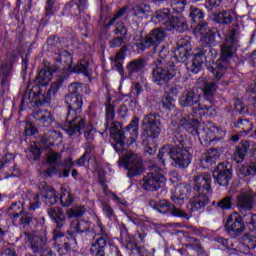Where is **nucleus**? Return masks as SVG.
Returning a JSON list of instances; mask_svg holds the SVG:
<instances>
[{"instance_id": "f257e3e1", "label": "nucleus", "mask_w": 256, "mask_h": 256, "mask_svg": "<svg viewBox=\"0 0 256 256\" xmlns=\"http://www.w3.org/2000/svg\"><path fill=\"white\" fill-rule=\"evenodd\" d=\"M83 85L79 82L71 83L68 87V93L64 97V103L68 108L66 121L68 125L64 126V131L73 137L77 131L85 127V118L81 116V108L83 107V97H81Z\"/></svg>"}, {"instance_id": "f03ea898", "label": "nucleus", "mask_w": 256, "mask_h": 256, "mask_svg": "<svg viewBox=\"0 0 256 256\" xmlns=\"http://www.w3.org/2000/svg\"><path fill=\"white\" fill-rule=\"evenodd\" d=\"M239 35H241L239 26L232 28L221 45L220 62H216L212 66L207 67L208 71L213 74L217 81L227 73V67H229V63H231V59H233V53H235V45L239 43Z\"/></svg>"}, {"instance_id": "7ed1b4c3", "label": "nucleus", "mask_w": 256, "mask_h": 256, "mask_svg": "<svg viewBox=\"0 0 256 256\" xmlns=\"http://www.w3.org/2000/svg\"><path fill=\"white\" fill-rule=\"evenodd\" d=\"M213 193L211 188V175L202 174L194 178L193 197L187 204L188 211L190 213H197V211H203L206 205L211 203L209 195Z\"/></svg>"}, {"instance_id": "20e7f679", "label": "nucleus", "mask_w": 256, "mask_h": 256, "mask_svg": "<svg viewBox=\"0 0 256 256\" xmlns=\"http://www.w3.org/2000/svg\"><path fill=\"white\" fill-rule=\"evenodd\" d=\"M203 43L207 46L199 47L192 60L187 63L190 73H199L205 61H213L217 57V50L213 48L217 45V29L206 34Z\"/></svg>"}, {"instance_id": "39448f33", "label": "nucleus", "mask_w": 256, "mask_h": 256, "mask_svg": "<svg viewBox=\"0 0 256 256\" xmlns=\"http://www.w3.org/2000/svg\"><path fill=\"white\" fill-rule=\"evenodd\" d=\"M183 127H178V130L173 132L172 141L176 145V150L172 152V165L179 169H185L191 165V153L185 146L187 136L181 132Z\"/></svg>"}, {"instance_id": "423d86ee", "label": "nucleus", "mask_w": 256, "mask_h": 256, "mask_svg": "<svg viewBox=\"0 0 256 256\" xmlns=\"http://www.w3.org/2000/svg\"><path fill=\"white\" fill-rule=\"evenodd\" d=\"M175 75H177L175 63L163 58V51H161L160 58L157 60V66L152 70V83L158 87H165Z\"/></svg>"}, {"instance_id": "0eeeda50", "label": "nucleus", "mask_w": 256, "mask_h": 256, "mask_svg": "<svg viewBox=\"0 0 256 256\" xmlns=\"http://www.w3.org/2000/svg\"><path fill=\"white\" fill-rule=\"evenodd\" d=\"M142 125L140 137L143 143L147 142V139H157L161 135V116L157 112L145 115Z\"/></svg>"}, {"instance_id": "6e6552de", "label": "nucleus", "mask_w": 256, "mask_h": 256, "mask_svg": "<svg viewBox=\"0 0 256 256\" xmlns=\"http://www.w3.org/2000/svg\"><path fill=\"white\" fill-rule=\"evenodd\" d=\"M118 163L127 169V177L130 179L143 173V160L137 153L131 150L127 151L122 157H120Z\"/></svg>"}, {"instance_id": "1a4fd4ad", "label": "nucleus", "mask_w": 256, "mask_h": 256, "mask_svg": "<svg viewBox=\"0 0 256 256\" xmlns=\"http://www.w3.org/2000/svg\"><path fill=\"white\" fill-rule=\"evenodd\" d=\"M150 171L142 179V189L145 191H157V189H161L165 185L167 179L163 175V170L157 165L151 166Z\"/></svg>"}, {"instance_id": "9d476101", "label": "nucleus", "mask_w": 256, "mask_h": 256, "mask_svg": "<svg viewBox=\"0 0 256 256\" xmlns=\"http://www.w3.org/2000/svg\"><path fill=\"white\" fill-rule=\"evenodd\" d=\"M166 38L167 33L165 30H163V28H154L148 33L147 36L142 38L140 42L136 44V47L140 51H146V49H151V47H153V49H157V47H159V45H161Z\"/></svg>"}, {"instance_id": "9b49d317", "label": "nucleus", "mask_w": 256, "mask_h": 256, "mask_svg": "<svg viewBox=\"0 0 256 256\" xmlns=\"http://www.w3.org/2000/svg\"><path fill=\"white\" fill-rule=\"evenodd\" d=\"M99 231L94 236L95 241L91 244L90 255L92 256H105L107 247L111 245V237L107 234V231L103 229L101 224L98 225Z\"/></svg>"}, {"instance_id": "f8f14e48", "label": "nucleus", "mask_w": 256, "mask_h": 256, "mask_svg": "<svg viewBox=\"0 0 256 256\" xmlns=\"http://www.w3.org/2000/svg\"><path fill=\"white\" fill-rule=\"evenodd\" d=\"M109 133L111 139H113L114 143H112V147L115 149L116 153L121 155L125 151V141H127V136L121 130V123L117 121L109 122Z\"/></svg>"}, {"instance_id": "ddd939ff", "label": "nucleus", "mask_w": 256, "mask_h": 256, "mask_svg": "<svg viewBox=\"0 0 256 256\" xmlns=\"http://www.w3.org/2000/svg\"><path fill=\"white\" fill-rule=\"evenodd\" d=\"M226 231L232 237V239H237V237H241L243 233H245V222L243 221V217L239 215V213L234 212L228 216L226 222Z\"/></svg>"}, {"instance_id": "4468645a", "label": "nucleus", "mask_w": 256, "mask_h": 256, "mask_svg": "<svg viewBox=\"0 0 256 256\" xmlns=\"http://www.w3.org/2000/svg\"><path fill=\"white\" fill-rule=\"evenodd\" d=\"M219 89V86L217 85V82H205L203 87V95L206 103L209 104H198L197 107H194L193 109L195 111H213V102L215 101V93H217V90Z\"/></svg>"}, {"instance_id": "2eb2a0df", "label": "nucleus", "mask_w": 256, "mask_h": 256, "mask_svg": "<svg viewBox=\"0 0 256 256\" xmlns=\"http://www.w3.org/2000/svg\"><path fill=\"white\" fill-rule=\"evenodd\" d=\"M212 175L218 185L221 187H227L229 185V181L233 179V168L230 163L223 162L218 164Z\"/></svg>"}, {"instance_id": "dca6fc26", "label": "nucleus", "mask_w": 256, "mask_h": 256, "mask_svg": "<svg viewBox=\"0 0 256 256\" xmlns=\"http://www.w3.org/2000/svg\"><path fill=\"white\" fill-rule=\"evenodd\" d=\"M154 209H156L158 213H162V215H167V213H169L170 215H173V217H180L181 219L189 220L190 218L189 214L179 208H176L171 202L167 200L154 202Z\"/></svg>"}, {"instance_id": "f3484780", "label": "nucleus", "mask_w": 256, "mask_h": 256, "mask_svg": "<svg viewBox=\"0 0 256 256\" xmlns=\"http://www.w3.org/2000/svg\"><path fill=\"white\" fill-rule=\"evenodd\" d=\"M255 205V192L253 190L241 191L236 197V207L240 211H251Z\"/></svg>"}, {"instance_id": "a211bd4d", "label": "nucleus", "mask_w": 256, "mask_h": 256, "mask_svg": "<svg viewBox=\"0 0 256 256\" xmlns=\"http://www.w3.org/2000/svg\"><path fill=\"white\" fill-rule=\"evenodd\" d=\"M189 195H191V187L187 184H179L174 189L171 201L181 207V205H184L185 201L189 199Z\"/></svg>"}, {"instance_id": "6ab92c4d", "label": "nucleus", "mask_w": 256, "mask_h": 256, "mask_svg": "<svg viewBox=\"0 0 256 256\" xmlns=\"http://www.w3.org/2000/svg\"><path fill=\"white\" fill-rule=\"evenodd\" d=\"M91 231V222L85 220L75 219L70 223V231H68V235H70L71 241H75V237L73 235H83V233H89Z\"/></svg>"}, {"instance_id": "aec40b11", "label": "nucleus", "mask_w": 256, "mask_h": 256, "mask_svg": "<svg viewBox=\"0 0 256 256\" xmlns=\"http://www.w3.org/2000/svg\"><path fill=\"white\" fill-rule=\"evenodd\" d=\"M171 19H173V16L171 15V10L169 8L158 9L152 16V22L155 23V25L163 27L165 31H167Z\"/></svg>"}, {"instance_id": "412c9836", "label": "nucleus", "mask_w": 256, "mask_h": 256, "mask_svg": "<svg viewBox=\"0 0 256 256\" xmlns=\"http://www.w3.org/2000/svg\"><path fill=\"white\" fill-rule=\"evenodd\" d=\"M192 49L189 38H180L177 41L176 49L174 51L177 61H185V59L189 57V53H191Z\"/></svg>"}, {"instance_id": "4be33fe9", "label": "nucleus", "mask_w": 256, "mask_h": 256, "mask_svg": "<svg viewBox=\"0 0 256 256\" xmlns=\"http://www.w3.org/2000/svg\"><path fill=\"white\" fill-rule=\"evenodd\" d=\"M210 19L220 25H231L233 19H235V11L233 9H226L218 13H212Z\"/></svg>"}, {"instance_id": "5701e85b", "label": "nucleus", "mask_w": 256, "mask_h": 256, "mask_svg": "<svg viewBox=\"0 0 256 256\" xmlns=\"http://www.w3.org/2000/svg\"><path fill=\"white\" fill-rule=\"evenodd\" d=\"M11 75H13V63L0 61V85L3 91L9 87Z\"/></svg>"}, {"instance_id": "b1692460", "label": "nucleus", "mask_w": 256, "mask_h": 256, "mask_svg": "<svg viewBox=\"0 0 256 256\" xmlns=\"http://www.w3.org/2000/svg\"><path fill=\"white\" fill-rule=\"evenodd\" d=\"M30 249L33 253H38L39 255L45 253L49 247H47V238L45 236H32L30 238Z\"/></svg>"}, {"instance_id": "393cba45", "label": "nucleus", "mask_w": 256, "mask_h": 256, "mask_svg": "<svg viewBox=\"0 0 256 256\" xmlns=\"http://www.w3.org/2000/svg\"><path fill=\"white\" fill-rule=\"evenodd\" d=\"M48 215L51 219L54 220L55 229H63L67 223V217L62 209L54 207L48 209Z\"/></svg>"}, {"instance_id": "a878e982", "label": "nucleus", "mask_w": 256, "mask_h": 256, "mask_svg": "<svg viewBox=\"0 0 256 256\" xmlns=\"http://www.w3.org/2000/svg\"><path fill=\"white\" fill-rule=\"evenodd\" d=\"M189 30L187 20L183 17L172 16L170 24L166 28V31H177V33H185Z\"/></svg>"}, {"instance_id": "bb28decb", "label": "nucleus", "mask_w": 256, "mask_h": 256, "mask_svg": "<svg viewBox=\"0 0 256 256\" xmlns=\"http://www.w3.org/2000/svg\"><path fill=\"white\" fill-rule=\"evenodd\" d=\"M54 59L56 63H61L63 69L66 71H73V56L66 50H61L59 53H55Z\"/></svg>"}, {"instance_id": "cd10ccee", "label": "nucleus", "mask_w": 256, "mask_h": 256, "mask_svg": "<svg viewBox=\"0 0 256 256\" xmlns=\"http://www.w3.org/2000/svg\"><path fill=\"white\" fill-rule=\"evenodd\" d=\"M181 107H193L199 103V95L193 90H186L179 98Z\"/></svg>"}, {"instance_id": "c85d7f7f", "label": "nucleus", "mask_w": 256, "mask_h": 256, "mask_svg": "<svg viewBox=\"0 0 256 256\" xmlns=\"http://www.w3.org/2000/svg\"><path fill=\"white\" fill-rule=\"evenodd\" d=\"M251 148V141L249 140H242L236 148L234 152V159L237 163H242L245 161V157L247 153H249V149Z\"/></svg>"}, {"instance_id": "c756f323", "label": "nucleus", "mask_w": 256, "mask_h": 256, "mask_svg": "<svg viewBox=\"0 0 256 256\" xmlns=\"http://www.w3.org/2000/svg\"><path fill=\"white\" fill-rule=\"evenodd\" d=\"M33 118L38 121L41 127H49L53 123V114L47 110H38L34 112Z\"/></svg>"}, {"instance_id": "7c9ffc66", "label": "nucleus", "mask_w": 256, "mask_h": 256, "mask_svg": "<svg viewBox=\"0 0 256 256\" xmlns=\"http://www.w3.org/2000/svg\"><path fill=\"white\" fill-rule=\"evenodd\" d=\"M145 67H147V61L145 58H138L133 60L127 65L128 75L131 77L135 75V73H141Z\"/></svg>"}, {"instance_id": "2f4dec72", "label": "nucleus", "mask_w": 256, "mask_h": 256, "mask_svg": "<svg viewBox=\"0 0 256 256\" xmlns=\"http://www.w3.org/2000/svg\"><path fill=\"white\" fill-rule=\"evenodd\" d=\"M25 211H23V203L21 202H14L9 208H8V215L10 219L12 220L13 225H17V221L19 219V216L23 214Z\"/></svg>"}, {"instance_id": "473e14b6", "label": "nucleus", "mask_w": 256, "mask_h": 256, "mask_svg": "<svg viewBox=\"0 0 256 256\" xmlns=\"http://www.w3.org/2000/svg\"><path fill=\"white\" fill-rule=\"evenodd\" d=\"M87 5V0H72L66 7L65 10L69 11L71 15H79Z\"/></svg>"}, {"instance_id": "72a5a7b5", "label": "nucleus", "mask_w": 256, "mask_h": 256, "mask_svg": "<svg viewBox=\"0 0 256 256\" xmlns=\"http://www.w3.org/2000/svg\"><path fill=\"white\" fill-rule=\"evenodd\" d=\"M177 148V144L173 145H166L163 146L159 153H158V159L161 161V165H165V161L168 159H173V151H175Z\"/></svg>"}, {"instance_id": "f704fd0d", "label": "nucleus", "mask_w": 256, "mask_h": 256, "mask_svg": "<svg viewBox=\"0 0 256 256\" xmlns=\"http://www.w3.org/2000/svg\"><path fill=\"white\" fill-rule=\"evenodd\" d=\"M70 73H83V75L89 77V75H91V64L86 60H80L74 67H72Z\"/></svg>"}, {"instance_id": "c9c22d12", "label": "nucleus", "mask_w": 256, "mask_h": 256, "mask_svg": "<svg viewBox=\"0 0 256 256\" xmlns=\"http://www.w3.org/2000/svg\"><path fill=\"white\" fill-rule=\"evenodd\" d=\"M0 173H4V175H6L4 179L17 177V175H19V168L17 167V164H0Z\"/></svg>"}, {"instance_id": "e433bc0d", "label": "nucleus", "mask_w": 256, "mask_h": 256, "mask_svg": "<svg viewBox=\"0 0 256 256\" xmlns=\"http://www.w3.org/2000/svg\"><path fill=\"white\" fill-rule=\"evenodd\" d=\"M58 137H59V132H57L56 130H49L40 139V143L43 145V147H49L51 145H54Z\"/></svg>"}, {"instance_id": "4c0bfd02", "label": "nucleus", "mask_w": 256, "mask_h": 256, "mask_svg": "<svg viewBox=\"0 0 256 256\" xmlns=\"http://www.w3.org/2000/svg\"><path fill=\"white\" fill-rule=\"evenodd\" d=\"M51 71H47V69H42L39 71L38 76L34 80L35 85L45 87L51 81Z\"/></svg>"}, {"instance_id": "58836bf2", "label": "nucleus", "mask_w": 256, "mask_h": 256, "mask_svg": "<svg viewBox=\"0 0 256 256\" xmlns=\"http://www.w3.org/2000/svg\"><path fill=\"white\" fill-rule=\"evenodd\" d=\"M234 205L235 199H233V196L228 195L217 202L216 209H221L222 211H229L233 209Z\"/></svg>"}, {"instance_id": "ea45409f", "label": "nucleus", "mask_w": 256, "mask_h": 256, "mask_svg": "<svg viewBox=\"0 0 256 256\" xmlns=\"http://www.w3.org/2000/svg\"><path fill=\"white\" fill-rule=\"evenodd\" d=\"M87 209L83 205L73 206L66 210L68 219H79L82 215H85Z\"/></svg>"}, {"instance_id": "a19ab883", "label": "nucleus", "mask_w": 256, "mask_h": 256, "mask_svg": "<svg viewBox=\"0 0 256 256\" xmlns=\"http://www.w3.org/2000/svg\"><path fill=\"white\" fill-rule=\"evenodd\" d=\"M205 18L203 10L199 9L197 6H191L189 9V19L192 23H201Z\"/></svg>"}, {"instance_id": "79ce46f5", "label": "nucleus", "mask_w": 256, "mask_h": 256, "mask_svg": "<svg viewBox=\"0 0 256 256\" xmlns=\"http://www.w3.org/2000/svg\"><path fill=\"white\" fill-rule=\"evenodd\" d=\"M219 157V150L215 148L209 149L206 154H203L201 157V163H206L207 165H213L215 160Z\"/></svg>"}, {"instance_id": "37998d69", "label": "nucleus", "mask_w": 256, "mask_h": 256, "mask_svg": "<svg viewBox=\"0 0 256 256\" xmlns=\"http://www.w3.org/2000/svg\"><path fill=\"white\" fill-rule=\"evenodd\" d=\"M76 133H79V135L84 133L87 143H91L95 139V128L91 125H87V120H85V125L81 128L80 132L76 131Z\"/></svg>"}, {"instance_id": "c03bdc74", "label": "nucleus", "mask_w": 256, "mask_h": 256, "mask_svg": "<svg viewBox=\"0 0 256 256\" xmlns=\"http://www.w3.org/2000/svg\"><path fill=\"white\" fill-rule=\"evenodd\" d=\"M127 51V46H122L120 51L116 53L114 57V63L118 69V72L121 74L123 73V64L121 61L125 60V52Z\"/></svg>"}, {"instance_id": "a18cd8bd", "label": "nucleus", "mask_w": 256, "mask_h": 256, "mask_svg": "<svg viewBox=\"0 0 256 256\" xmlns=\"http://www.w3.org/2000/svg\"><path fill=\"white\" fill-rule=\"evenodd\" d=\"M132 11L135 17H139V15H147V13H151V6L147 3L136 4Z\"/></svg>"}, {"instance_id": "49530a36", "label": "nucleus", "mask_w": 256, "mask_h": 256, "mask_svg": "<svg viewBox=\"0 0 256 256\" xmlns=\"http://www.w3.org/2000/svg\"><path fill=\"white\" fill-rule=\"evenodd\" d=\"M236 129H241L244 133H249V131L253 130V123H251L247 119H241L239 118L235 123H234Z\"/></svg>"}, {"instance_id": "de8ad7c7", "label": "nucleus", "mask_w": 256, "mask_h": 256, "mask_svg": "<svg viewBox=\"0 0 256 256\" xmlns=\"http://www.w3.org/2000/svg\"><path fill=\"white\" fill-rule=\"evenodd\" d=\"M105 119H106L105 127L106 129H108L109 123H113V121H115V105L109 103L106 106Z\"/></svg>"}, {"instance_id": "09e8293b", "label": "nucleus", "mask_w": 256, "mask_h": 256, "mask_svg": "<svg viewBox=\"0 0 256 256\" xmlns=\"http://www.w3.org/2000/svg\"><path fill=\"white\" fill-rule=\"evenodd\" d=\"M114 25H115V29L113 31L114 35H119L120 37H124L125 39H127L129 30L127 29V26H125V23L118 21Z\"/></svg>"}, {"instance_id": "8fccbe9b", "label": "nucleus", "mask_w": 256, "mask_h": 256, "mask_svg": "<svg viewBox=\"0 0 256 256\" xmlns=\"http://www.w3.org/2000/svg\"><path fill=\"white\" fill-rule=\"evenodd\" d=\"M186 5L187 0H170V7L173 9L174 13H183Z\"/></svg>"}, {"instance_id": "3c124183", "label": "nucleus", "mask_w": 256, "mask_h": 256, "mask_svg": "<svg viewBox=\"0 0 256 256\" xmlns=\"http://www.w3.org/2000/svg\"><path fill=\"white\" fill-rule=\"evenodd\" d=\"M55 3L57 0H47L45 5V20L49 21L55 15Z\"/></svg>"}, {"instance_id": "603ef678", "label": "nucleus", "mask_w": 256, "mask_h": 256, "mask_svg": "<svg viewBox=\"0 0 256 256\" xmlns=\"http://www.w3.org/2000/svg\"><path fill=\"white\" fill-rule=\"evenodd\" d=\"M43 201L48 207L52 205H56L57 201H59V197H57V192L55 190L49 191V193L43 196Z\"/></svg>"}, {"instance_id": "864d4df0", "label": "nucleus", "mask_w": 256, "mask_h": 256, "mask_svg": "<svg viewBox=\"0 0 256 256\" xmlns=\"http://www.w3.org/2000/svg\"><path fill=\"white\" fill-rule=\"evenodd\" d=\"M125 13H127L126 8L119 9L105 25V29H109L110 27H112V25H115V23H119V20L121 19V17H123V15H125Z\"/></svg>"}, {"instance_id": "5fc2aeb1", "label": "nucleus", "mask_w": 256, "mask_h": 256, "mask_svg": "<svg viewBox=\"0 0 256 256\" xmlns=\"http://www.w3.org/2000/svg\"><path fill=\"white\" fill-rule=\"evenodd\" d=\"M240 173L243 177H249L250 175H256V164L255 162H250L247 166H242L240 168Z\"/></svg>"}, {"instance_id": "6e6d98bb", "label": "nucleus", "mask_w": 256, "mask_h": 256, "mask_svg": "<svg viewBox=\"0 0 256 256\" xmlns=\"http://www.w3.org/2000/svg\"><path fill=\"white\" fill-rule=\"evenodd\" d=\"M73 201H75V199L70 192L65 191L60 195V203L62 207H70V205H73Z\"/></svg>"}, {"instance_id": "4d7b16f0", "label": "nucleus", "mask_w": 256, "mask_h": 256, "mask_svg": "<svg viewBox=\"0 0 256 256\" xmlns=\"http://www.w3.org/2000/svg\"><path fill=\"white\" fill-rule=\"evenodd\" d=\"M31 221H33V215L28 212H24L19 216L17 225H23L24 227H27V225L31 224Z\"/></svg>"}, {"instance_id": "13d9d810", "label": "nucleus", "mask_w": 256, "mask_h": 256, "mask_svg": "<svg viewBox=\"0 0 256 256\" xmlns=\"http://www.w3.org/2000/svg\"><path fill=\"white\" fill-rule=\"evenodd\" d=\"M48 165H61V154L59 152H51L46 160Z\"/></svg>"}, {"instance_id": "bf43d9fd", "label": "nucleus", "mask_w": 256, "mask_h": 256, "mask_svg": "<svg viewBox=\"0 0 256 256\" xmlns=\"http://www.w3.org/2000/svg\"><path fill=\"white\" fill-rule=\"evenodd\" d=\"M241 239L246 242L248 249H256V236L245 233L242 235Z\"/></svg>"}, {"instance_id": "052dcab7", "label": "nucleus", "mask_w": 256, "mask_h": 256, "mask_svg": "<svg viewBox=\"0 0 256 256\" xmlns=\"http://www.w3.org/2000/svg\"><path fill=\"white\" fill-rule=\"evenodd\" d=\"M162 107L164 109H168L169 111L175 109V98L167 96V94H165L164 97L162 98Z\"/></svg>"}, {"instance_id": "680f3d73", "label": "nucleus", "mask_w": 256, "mask_h": 256, "mask_svg": "<svg viewBox=\"0 0 256 256\" xmlns=\"http://www.w3.org/2000/svg\"><path fill=\"white\" fill-rule=\"evenodd\" d=\"M196 31L199 32L200 35H207L211 32V28H209V23L204 22L201 20L200 22H197Z\"/></svg>"}, {"instance_id": "e2e57ef3", "label": "nucleus", "mask_w": 256, "mask_h": 256, "mask_svg": "<svg viewBox=\"0 0 256 256\" xmlns=\"http://www.w3.org/2000/svg\"><path fill=\"white\" fill-rule=\"evenodd\" d=\"M126 40H127V38H125V37L116 36L108 42L109 47H111L112 49H117V48L121 47V45H123V43H125Z\"/></svg>"}, {"instance_id": "0e129e2a", "label": "nucleus", "mask_w": 256, "mask_h": 256, "mask_svg": "<svg viewBox=\"0 0 256 256\" xmlns=\"http://www.w3.org/2000/svg\"><path fill=\"white\" fill-rule=\"evenodd\" d=\"M125 131V137H127V135H130V144L135 143V141H137V137H139V128H125Z\"/></svg>"}, {"instance_id": "69168bd1", "label": "nucleus", "mask_w": 256, "mask_h": 256, "mask_svg": "<svg viewBox=\"0 0 256 256\" xmlns=\"http://www.w3.org/2000/svg\"><path fill=\"white\" fill-rule=\"evenodd\" d=\"M84 157L88 158V161H91L92 157H95V146L91 142L85 144Z\"/></svg>"}, {"instance_id": "338daca9", "label": "nucleus", "mask_w": 256, "mask_h": 256, "mask_svg": "<svg viewBox=\"0 0 256 256\" xmlns=\"http://www.w3.org/2000/svg\"><path fill=\"white\" fill-rule=\"evenodd\" d=\"M246 93L252 98L253 106L256 109V81L249 85L248 89H246Z\"/></svg>"}, {"instance_id": "774afa93", "label": "nucleus", "mask_w": 256, "mask_h": 256, "mask_svg": "<svg viewBox=\"0 0 256 256\" xmlns=\"http://www.w3.org/2000/svg\"><path fill=\"white\" fill-rule=\"evenodd\" d=\"M246 217L250 225V230L252 231V233H255L256 235V214L248 213Z\"/></svg>"}]
</instances>
